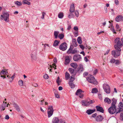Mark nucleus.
Segmentation results:
<instances>
[{"mask_svg":"<svg viewBox=\"0 0 123 123\" xmlns=\"http://www.w3.org/2000/svg\"><path fill=\"white\" fill-rule=\"evenodd\" d=\"M97 114L96 113H95L94 114H93L92 115V117H93L94 118L97 115Z\"/></svg>","mask_w":123,"mask_h":123,"instance_id":"nucleus-55","label":"nucleus"},{"mask_svg":"<svg viewBox=\"0 0 123 123\" xmlns=\"http://www.w3.org/2000/svg\"><path fill=\"white\" fill-rule=\"evenodd\" d=\"M88 74V73L87 72H85L83 74V76H86Z\"/></svg>","mask_w":123,"mask_h":123,"instance_id":"nucleus-56","label":"nucleus"},{"mask_svg":"<svg viewBox=\"0 0 123 123\" xmlns=\"http://www.w3.org/2000/svg\"><path fill=\"white\" fill-rule=\"evenodd\" d=\"M82 105L86 106L89 105L90 104L93 103V102L92 100H91L90 101H84V100L82 101Z\"/></svg>","mask_w":123,"mask_h":123,"instance_id":"nucleus-10","label":"nucleus"},{"mask_svg":"<svg viewBox=\"0 0 123 123\" xmlns=\"http://www.w3.org/2000/svg\"><path fill=\"white\" fill-rule=\"evenodd\" d=\"M96 108L97 110V111H99L102 113L104 112V110L102 107L97 106H96Z\"/></svg>","mask_w":123,"mask_h":123,"instance_id":"nucleus-15","label":"nucleus"},{"mask_svg":"<svg viewBox=\"0 0 123 123\" xmlns=\"http://www.w3.org/2000/svg\"><path fill=\"white\" fill-rule=\"evenodd\" d=\"M117 100L115 98H113L112 99V103L111 104V106L116 107V104Z\"/></svg>","mask_w":123,"mask_h":123,"instance_id":"nucleus-20","label":"nucleus"},{"mask_svg":"<svg viewBox=\"0 0 123 123\" xmlns=\"http://www.w3.org/2000/svg\"><path fill=\"white\" fill-rule=\"evenodd\" d=\"M39 101L41 102L40 104L41 105H42L43 104V103L44 102V100H39Z\"/></svg>","mask_w":123,"mask_h":123,"instance_id":"nucleus-58","label":"nucleus"},{"mask_svg":"<svg viewBox=\"0 0 123 123\" xmlns=\"http://www.w3.org/2000/svg\"><path fill=\"white\" fill-rule=\"evenodd\" d=\"M6 103V102H5V104H3L1 107L0 108V110L1 111L4 110L5 109V107L6 106H8V104H7Z\"/></svg>","mask_w":123,"mask_h":123,"instance_id":"nucleus-18","label":"nucleus"},{"mask_svg":"<svg viewBox=\"0 0 123 123\" xmlns=\"http://www.w3.org/2000/svg\"><path fill=\"white\" fill-rule=\"evenodd\" d=\"M22 3L24 4H27L28 5H30V3L26 0H23Z\"/></svg>","mask_w":123,"mask_h":123,"instance_id":"nucleus-33","label":"nucleus"},{"mask_svg":"<svg viewBox=\"0 0 123 123\" xmlns=\"http://www.w3.org/2000/svg\"><path fill=\"white\" fill-rule=\"evenodd\" d=\"M79 46L80 48H81V49L82 50H84V46L82 45H79Z\"/></svg>","mask_w":123,"mask_h":123,"instance_id":"nucleus-53","label":"nucleus"},{"mask_svg":"<svg viewBox=\"0 0 123 123\" xmlns=\"http://www.w3.org/2000/svg\"><path fill=\"white\" fill-rule=\"evenodd\" d=\"M115 3L117 5L118 4V0H115Z\"/></svg>","mask_w":123,"mask_h":123,"instance_id":"nucleus-59","label":"nucleus"},{"mask_svg":"<svg viewBox=\"0 0 123 123\" xmlns=\"http://www.w3.org/2000/svg\"><path fill=\"white\" fill-rule=\"evenodd\" d=\"M96 121L97 122L101 121L103 119V117L101 115L97 116L95 118Z\"/></svg>","mask_w":123,"mask_h":123,"instance_id":"nucleus-16","label":"nucleus"},{"mask_svg":"<svg viewBox=\"0 0 123 123\" xmlns=\"http://www.w3.org/2000/svg\"><path fill=\"white\" fill-rule=\"evenodd\" d=\"M75 16L76 17H78L79 16V13L78 11L77 10H75Z\"/></svg>","mask_w":123,"mask_h":123,"instance_id":"nucleus-47","label":"nucleus"},{"mask_svg":"<svg viewBox=\"0 0 123 123\" xmlns=\"http://www.w3.org/2000/svg\"><path fill=\"white\" fill-rule=\"evenodd\" d=\"M59 41L57 40H55L53 44V46L55 47H56L57 46L59 43Z\"/></svg>","mask_w":123,"mask_h":123,"instance_id":"nucleus-32","label":"nucleus"},{"mask_svg":"<svg viewBox=\"0 0 123 123\" xmlns=\"http://www.w3.org/2000/svg\"><path fill=\"white\" fill-rule=\"evenodd\" d=\"M7 73L5 70H2L0 73V75H1V77L3 78V79L5 78L6 77V75L5 74H6V73Z\"/></svg>","mask_w":123,"mask_h":123,"instance_id":"nucleus-12","label":"nucleus"},{"mask_svg":"<svg viewBox=\"0 0 123 123\" xmlns=\"http://www.w3.org/2000/svg\"><path fill=\"white\" fill-rule=\"evenodd\" d=\"M70 60L69 57L68 56H66L65 58V64L66 65L68 64L70 62Z\"/></svg>","mask_w":123,"mask_h":123,"instance_id":"nucleus-22","label":"nucleus"},{"mask_svg":"<svg viewBox=\"0 0 123 123\" xmlns=\"http://www.w3.org/2000/svg\"><path fill=\"white\" fill-rule=\"evenodd\" d=\"M59 33V32L58 31H55L54 32V36L55 39H57V38L58 36Z\"/></svg>","mask_w":123,"mask_h":123,"instance_id":"nucleus-36","label":"nucleus"},{"mask_svg":"<svg viewBox=\"0 0 123 123\" xmlns=\"http://www.w3.org/2000/svg\"><path fill=\"white\" fill-rule=\"evenodd\" d=\"M3 15H1L0 16V18L1 20H4L5 21H7L8 19V15L7 13L3 11L2 12Z\"/></svg>","mask_w":123,"mask_h":123,"instance_id":"nucleus-7","label":"nucleus"},{"mask_svg":"<svg viewBox=\"0 0 123 123\" xmlns=\"http://www.w3.org/2000/svg\"><path fill=\"white\" fill-rule=\"evenodd\" d=\"M68 84L71 88H74L75 85L73 82L69 81L68 82Z\"/></svg>","mask_w":123,"mask_h":123,"instance_id":"nucleus-27","label":"nucleus"},{"mask_svg":"<svg viewBox=\"0 0 123 123\" xmlns=\"http://www.w3.org/2000/svg\"><path fill=\"white\" fill-rule=\"evenodd\" d=\"M109 113L112 114L115 113L116 111V107L111 106L110 108L108 109Z\"/></svg>","mask_w":123,"mask_h":123,"instance_id":"nucleus-5","label":"nucleus"},{"mask_svg":"<svg viewBox=\"0 0 123 123\" xmlns=\"http://www.w3.org/2000/svg\"><path fill=\"white\" fill-rule=\"evenodd\" d=\"M69 71L70 72V74H74V70L72 68H70L68 69Z\"/></svg>","mask_w":123,"mask_h":123,"instance_id":"nucleus-37","label":"nucleus"},{"mask_svg":"<svg viewBox=\"0 0 123 123\" xmlns=\"http://www.w3.org/2000/svg\"><path fill=\"white\" fill-rule=\"evenodd\" d=\"M60 77L59 76H58L57 79L56 80V82L58 84V85H60V83L61 82V81L59 80Z\"/></svg>","mask_w":123,"mask_h":123,"instance_id":"nucleus-42","label":"nucleus"},{"mask_svg":"<svg viewBox=\"0 0 123 123\" xmlns=\"http://www.w3.org/2000/svg\"><path fill=\"white\" fill-rule=\"evenodd\" d=\"M76 42V39H73L72 40V42L73 44L74 43Z\"/></svg>","mask_w":123,"mask_h":123,"instance_id":"nucleus-61","label":"nucleus"},{"mask_svg":"<svg viewBox=\"0 0 123 123\" xmlns=\"http://www.w3.org/2000/svg\"><path fill=\"white\" fill-rule=\"evenodd\" d=\"M73 75H72L70 77L69 79V81H70V82H73L75 79V78L74 76L73 77Z\"/></svg>","mask_w":123,"mask_h":123,"instance_id":"nucleus-40","label":"nucleus"},{"mask_svg":"<svg viewBox=\"0 0 123 123\" xmlns=\"http://www.w3.org/2000/svg\"><path fill=\"white\" fill-rule=\"evenodd\" d=\"M73 44L74 47H76L78 46L77 42H76L74 43Z\"/></svg>","mask_w":123,"mask_h":123,"instance_id":"nucleus-60","label":"nucleus"},{"mask_svg":"<svg viewBox=\"0 0 123 123\" xmlns=\"http://www.w3.org/2000/svg\"><path fill=\"white\" fill-rule=\"evenodd\" d=\"M82 90L80 89H78L76 93V95H78L81 93V92H82Z\"/></svg>","mask_w":123,"mask_h":123,"instance_id":"nucleus-38","label":"nucleus"},{"mask_svg":"<svg viewBox=\"0 0 123 123\" xmlns=\"http://www.w3.org/2000/svg\"><path fill=\"white\" fill-rule=\"evenodd\" d=\"M78 71L79 72H81L83 71V68L82 66H79L77 68Z\"/></svg>","mask_w":123,"mask_h":123,"instance_id":"nucleus-30","label":"nucleus"},{"mask_svg":"<svg viewBox=\"0 0 123 123\" xmlns=\"http://www.w3.org/2000/svg\"><path fill=\"white\" fill-rule=\"evenodd\" d=\"M70 65L74 69H76L78 67L77 64L76 63H72L70 64Z\"/></svg>","mask_w":123,"mask_h":123,"instance_id":"nucleus-23","label":"nucleus"},{"mask_svg":"<svg viewBox=\"0 0 123 123\" xmlns=\"http://www.w3.org/2000/svg\"><path fill=\"white\" fill-rule=\"evenodd\" d=\"M120 119L122 120H123V113H121L120 114Z\"/></svg>","mask_w":123,"mask_h":123,"instance_id":"nucleus-49","label":"nucleus"},{"mask_svg":"<svg viewBox=\"0 0 123 123\" xmlns=\"http://www.w3.org/2000/svg\"><path fill=\"white\" fill-rule=\"evenodd\" d=\"M55 96L56 98H60L59 95L56 93H55Z\"/></svg>","mask_w":123,"mask_h":123,"instance_id":"nucleus-50","label":"nucleus"},{"mask_svg":"<svg viewBox=\"0 0 123 123\" xmlns=\"http://www.w3.org/2000/svg\"><path fill=\"white\" fill-rule=\"evenodd\" d=\"M72 48H71V47H70L68 50V51L67 53L68 54L72 53V51L73 50Z\"/></svg>","mask_w":123,"mask_h":123,"instance_id":"nucleus-45","label":"nucleus"},{"mask_svg":"<svg viewBox=\"0 0 123 123\" xmlns=\"http://www.w3.org/2000/svg\"><path fill=\"white\" fill-rule=\"evenodd\" d=\"M104 101L108 104H110L111 102V100L108 98H106L104 99Z\"/></svg>","mask_w":123,"mask_h":123,"instance_id":"nucleus-25","label":"nucleus"},{"mask_svg":"<svg viewBox=\"0 0 123 123\" xmlns=\"http://www.w3.org/2000/svg\"><path fill=\"white\" fill-rule=\"evenodd\" d=\"M117 110H116V114H117L118 113H120L121 112L123 111V108H119L117 109Z\"/></svg>","mask_w":123,"mask_h":123,"instance_id":"nucleus-29","label":"nucleus"},{"mask_svg":"<svg viewBox=\"0 0 123 123\" xmlns=\"http://www.w3.org/2000/svg\"><path fill=\"white\" fill-rule=\"evenodd\" d=\"M74 30L77 32L78 31V28L77 26H74Z\"/></svg>","mask_w":123,"mask_h":123,"instance_id":"nucleus-52","label":"nucleus"},{"mask_svg":"<svg viewBox=\"0 0 123 123\" xmlns=\"http://www.w3.org/2000/svg\"><path fill=\"white\" fill-rule=\"evenodd\" d=\"M54 110L52 106H49L47 112L49 118L53 114Z\"/></svg>","mask_w":123,"mask_h":123,"instance_id":"nucleus-4","label":"nucleus"},{"mask_svg":"<svg viewBox=\"0 0 123 123\" xmlns=\"http://www.w3.org/2000/svg\"><path fill=\"white\" fill-rule=\"evenodd\" d=\"M73 12H70L69 13L68 15V18L70 19L71 18H73L74 17V15L73 13Z\"/></svg>","mask_w":123,"mask_h":123,"instance_id":"nucleus-28","label":"nucleus"},{"mask_svg":"<svg viewBox=\"0 0 123 123\" xmlns=\"http://www.w3.org/2000/svg\"><path fill=\"white\" fill-rule=\"evenodd\" d=\"M59 120L58 118L56 117H54L52 119V123H59Z\"/></svg>","mask_w":123,"mask_h":123,"instance_id":"nucleus-21","label":"nucleus"},{"mask_svg":"<svg viewBox=\"0 0 123 123\" xmlns=\"http://www.w3.org/2000/svg\"><path fill=\"white\" fill-rule=\"evenodd\" d=\"M110 62L112 63H114L116 65H118L120 63L118 60H115L113 58H112L110 60Z\"/></svg>","mask_w":123,"mask_h":123,"instance_id":"nucleus-13","label":"nucleus"},{"mask_svg":"<svg viewBox=\"0 0 123 123\" xmlns=\"http://www.w3.org/2000/svg\"><path fill=\"white\" fill-rule=\"evenodd\" d=\"M95 111V109H88L86 111V113L88 115H90L93 113Z\"/></svg>","mask_w":123,"mask_h":123,"instance_id":"nucleus-19","label":"nucleus"},{"mask_svg":"<svg viewBox=\"0 0 123 123\" xmlns=\"http://www.w3.org/2000/svg\"><path fill=\"white\" fill-rule=\"evenodd\" d=\"M118 107L119 108H123V104L122 102H120L119 103L118 105Z\"/></svg>","mask_w":123,"mask_h":123,"instance_id":"nucleus-43","label":"nucleus"},{"mask_svg":"<svg viewBox=\"0 0 123 123\" xmlns=\"http://www.w3.org/2000/svg\"><path fill=\"white\" fill-rule=\"evenodd\" d=\"M63 16V14L62 12H61L58 14V17L60 18H62Z\"/></svg>","mask_w":123,"mask_h":123,"instance_id":"nucleus-39","label":"nucleus"},{"mask_svg":"<svg viewBox=\"0 0 123 123\" xmlns=\"http://www.w3.org/2000/svg\"><path fill=\"white\" fill-rule=\"evenodd\" d=\"M77 41L79 44H81L82 43V42L81 37H78Z\"/></svg>","mask_w":123,"mask_h":123,"instance_id":"nucleus-35","label":"nucleus"},{"mask_svg":"<svg viewBox=\"0 0 123 123\" xmlns=\"http://www.w3.org/2000/svg\"><path fill=\"white\" fill-rule=\"evenodd\" d=\"M114 42L116 44L114 46L116 49H118L120 51H121V48L122 47L123 43L120 40V39L119 37H117L114 40Z\"/></svg>","mask_w":123,"mask_h":123,"instance_id":"nucleus-1","label":"nucleus"},{"mask_svg":"<svg viewBox=\"0 0 123 123\" xmlns=\"http://www.w3.org/2000/svg\"><path fill=\"white\" fill-rule=\"evenodd\" d=\"M64 35L63 34H59L58 37L60 39H62L64 37Z\"/></svg>","mask_w":123,"mask_h":123,"instance_id":"nucleus-41","label":"nucleus"},{"mask_svg":"<svg viewBox=\"0 0 123 123\" xmlns=\"http://www.w3.org/2000/svg\"><path fill=\"white\" fill-rule=\"evenodd\" d=\"M77 53V51L75 49H74V50H73L72 52V54H73Z\"/></svg>","mask_w":123,"mask_h":123,"instance_id":"nucleus-48","label":"nucleus"},{"mask_svg":"<svg viewBox=\"0 0 123 123\" xmlns=\"http://www.w3.org/2000/svg\"><path fill=\"white\" fill-rule=\"evenodd\" d=\"M81 55H74L73 57L74 60L75 62H78L81 59Z\"/></svg>","mask_w":123,"mask_h":123,"instance_id":"nucleus-9","label":"nucleus"},{"mask_svg":"<svg viewBox=\"0 0 123 123\" xmlns=\"http://www.w3.org/2000/svg\"><path fill=\"white\" fill-rule=\"evenodd\" d=\"M103 88L105 92L107 94H109L110 92V88L108 84L105 83L103 84Z\"/></svg>","mask_w":123,"mask_h":123,"instance_id":"nucleus-3","label":"nucleus"},{"mask_svg":"<svg viewBox=\"0 0 123 123\" xmlns=\"http://www.w3.org/2000/svg\"><path fill=\"white\" fill-rule=\"evenodd\" d=\"M23 81L22 80H20L18 81L19 85L20 86H22L23 85Z\"/></svg>","mask_w":123,"mask_h":123,"instance_id":"nucleus-44","label":"nucleus"},{"mask_svg":"<svg viewBox=\"0 0 123 123\" xmlns=\"http://www.w3.org/2000/svg\"><path fill=\"white\" fill-rule=\"evenodd\" d=\"M15 3L17 5L19 6H21L22 5V3L21 2H19L18 1H16L15 2Z\"/></svg>","mask_w":123,"mask_h":123,"instance_id":"nucleus-46","label":"nucleus"},{"mask_svg":"<svg viewBox=\"0 0 123 123\" xmlns=\"http://www.w3.org/2000/svg\"><path fill=\"white\" fill-rule=\"evenodd\" d=\"M87 80L90 83L94 85L97 84V82L94 77L91 75L86 78Z\"/></svg>","mask_w":123,"mask_h":123,"instance_id":"nucleus-2","label":"nucleus"},{"mask_svg":"<svg viewBox=\"0 0 123 123\" xmlns=\"http://www.w3.org/2000/svg\"><path fill=\"white\" fill-rule=\"evenodd\" d=\"M14 75L11 76V74L8 75V81L10 82H11L14 78Z\"/></svg>","mask_w":123,"mask_h":123,"instance_id":"nucleus-17","label":"nucleus"},{"mask_svg":"<svg viewBox=\"0 0 123 123\" xmlns=\"http://www.w3.org/2000/svg\"><path fill=\"white\" fill-rule=\"evenodd\" d=\"M67 48V43L65 42H64L60 45L59 47V49L62 51H64L66 50Z\"/></svg>","mask_w":123,"mask_h":123,"instance_id":"nucleus-8","label":"nucleus"},{"mask_svg":"<svg viewBox=\"0 0 123 123\" xmlns=\"http://www.w3.org/2000/svg\"><path fill=\"white\" fill-rule=\"evenodd\" d=\"M70 75L67 72H66L65 74V78L66 80H67L70 77Z\"/></svg>","mask_w":123,"mask_h":123,"instance_id":"nucleus-31","label":"nucleus"},{"mask_svg":"<svg viewBox=\"0 0 123 123\" xmlns=\"http://www.w3.org/2000/svg\"><path fill=\"white\" fill-rule=\"evenodd\" d=\"M69 11L71 12H74L75 11L74 4L72 3L71 5Z\"/></svg>","mask_w":123,"mask_h":123,"instance_id":"nucleus-14","label":"nucleus"},{"mask_svg":"<svg viewBox=\"0 0 123 123\" xmlns=\"http://www.w3.org/2000/svg\"><path fill=\"white\" fill-rule=\"evenodd\" d=\"M49 77L47 74H46L44 76V78L45 79H47L49 78Z\"/></svg>","mask_w":123,"mask_h":123,"instance_id":"nucleus-51","label":"nucleus"},{"mask_svg":"<svg viewBox=\"0 0 123 123\" xmlns=\"http://www.w3.org/2000/svg\"><path fill=\"white\" fill-rule=\"evenodd\" d=\"M71 28V25H69L68 26V27L67 28V29L68 30H69Z\"/></svg>","mask_w":123,"mask_h":123,"instance_id":"nucleus-64","label":"nucleus"},{"mask_svg":"<svg viewBox=\"0 0 123 123\" xmlns=\"http://www.w3.org/2000/svg\"><path fill=\"white\" fill-rule=\"evenodd\" d=\"M109 51V50H108L106 52V53H105L104 55H107L108 54Z\"/></svg>","mask_w":123,"mask_h":123,"instance_id":"nucleus-63","label":"nucleus"},{"mask_svg":"<svg viewBox=\"0 0 123 123\" xmlns=\"http://www.w3.org/2000/svg\"><path fill=\"white\" fill-rule=\"evenodd\" d=\"M115 20L117 22L123 21V17L122 15H120L117 16L115 19Z\"/></svg>","mask_w":123,"mask_h":123,"instance_id":"nucleus-11","label":"nucleus"},{"mask_svg":"<svg viewBox=\"0 0 123 123\" xmlns=\"http://www.w3.org/2000/svg\"><path fill=\"white\" fill-rule=\"evenodd\" d=\"M97 89L96 88H92V93H96L98 92Z\"/></svg>","mask_w":123,"mask_h":123,"instance_id":"nucleus-34","label":"nucleus"},{"mask_svg":"<svg viewBox=\"0 0 123 123\" xmlns=\"http://www.w3.org/2000/svg\"><path fill=\"white\" fill-rule=\"evenodd\" d=\"M98 72V70L97 69H95L94 71H93V74L94 75H95Z\"/></svg>","mask_w":123,"mask_h":123,"instance_id":"nucleus-57","label":"nucleus"},{"mask_svg":"<svg viewBox=\"0 0 123 123\" xmlns=\"http://www.w3.org/2000/svg\"><path fill=\"white\" fill-rule=\"evenodd\" d=\"M121 51L118 49H116V50H113L112 51V54L114 57H117L120 55V52Z\"/></svg>","mask_w":123,"mask_h":123,"instance_id":"nucleus-6","label":"nucleus"},{"mask_svg":"<svg viewBox=\"0 0 123 123\" xmlns=\"http://www.w3.org/2000/svg\"><path fill=\"white\" fill-rule=\"evenodd\" d=\"M13 105L16 108V110L18 111H20V108L18 105L14 103Z\"/></svg>","mask_w":123,"mask_h":123,"instance_id":"nucleus-26","label":"nucleus"},{"mask_svg":"<svg viewBox=\"0 0 123 123\" xmlns=\"http://www.w3.org/2000/svg\"><path fill=\"white\" fill-rule=\"evenodd\" d=\"M84 60L86 62H87L88 61V60L86 57H84Z\"/></svg>","mask_w":123,"mask_h":123,"instance_id":"nucleus-62","label":"nucleus"},{"mask_svg":"<svg viewBox=\"0 0 123 123\" xmlns=\"http://www.w3.org/2000/svg\"><path fill=\"white\" fill-rule=\"evenodd\" d=\"M53 61H54V63H53V66H51V65H50V68H52L53 67L54 68H55L54 67V66H55L56 65L55 64V63H56L57 62V59L56 58H54V59H53Z\"/></svg>","mask_w":123,"mask_h":123,"instance_id":"nucleus-24","label":"nucleus"},{"mask_svg":"<svg viewBox=\"0 0 123 123\" xmlns=\"http://www.w3.org/2000/svg\"><path fill=\"white\" fill-rule=\"evenodd\" d=\"M116 27L117 28V29L119 31H121V29H119V25L118 24H117L116 25Z\"/></svg>","mask_w":123,"mask_h":123,"instance_id":"nucleus-54","label":"nucleus"}]
</instances>
